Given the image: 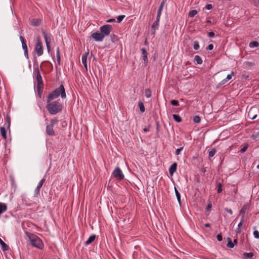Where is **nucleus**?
Listing matches in <instances>:
<instances>
[{
    "instance_id": "obj_14",
    "label": "nucleus",
    "mask_w": 259,
    "mask_h": 259,
    "mask_svg": "<svg viewBox=\"0 0 259 259\" xmlns=\"http://www.w3.org/2000/svg\"><path fill=\"white\" fill-rule=\"evenodd\" d=\"M250 207V204L248 202L245 203L241 209L239 211V215H244L246 213V210H248Z\"/></svg>"
},
{
    "instance_id": "obj_58",
    "label": "nucleus",
    "mask_w": 259,
    "mask_h": 259,
    "mask_svg": "<svg viewBox=\"0 0 259 259\" xmlns=\"http://www.w3.org/2000/svg\"><path fill=\"white\" fill-rule=\"evenodd\" d=\"M166 1L167 0H162V1L161 2V3L160 4L159 7H161V8H163L164 5Z\"/></svg>"
},
{
    "instance_id": "obj_60",
    "label": "nucleus",
    "mask_w": 259,
    "mask_h": 259,
    "mask_svg": "<svg viewBox=\"0 0 259 259\" xmlns=\"http://www.w3.org/2000/svg\"><path fill=\"white\" fill-rule=\"evenodd\" d=\"M161 15V14H157L156 18V21H158L160 22V18Z\"/></svg>"
},
{
    "instance_id": "obj_1",
    "label": "nucleus",
    "mask_w": 259,
    "mask_h": 259,
    "mask_svg": "<svg viewBox=\"0 0 259 259\" xmlns=\"http://www.w3.org/2000/svg\"><path fill=\"white\" fill-rule=\"evenodd\" d=\"M47 99V105L46 108L50 114L56 115L62 112L63 105L59 102L60 100L48 102V98Z\"/></svg>"
},
{
    "instance_id": "obj_8",
    "label": "nucleus",
    "mask_w": 259,
    "mask_h": 259,
    "mask_svg": "<svg viewBox=\"0 0 259 259\" xmlns=\"http://www.w3.org/2000/svg\"><path fill=\"white\" fill-rule=\"evenodd\" d=\"M90 38L93 39L96 41H102L104 38V37L101 32L98 31L93 33L90 36Z\"/></svg>"
},
{
    "instance_id": "obj_17",
    "label": "nucleus",
    "mask_w": 259,
    "mask_h": 259,
    "mask_svg": "<svg viewBox=\"0 0 259 259\" xmlns=\"http://www.w3.org/2000/svg\"><path fill=\"white\" fill-rule=\"evenodd\" d=\"M89 54V52L85 53L83 54L81 58V61L83 65V66L84 68L85 69L86 71L88 70V66H87V57L88 55Z\"/></svg>"
},
{
    "instance_id": "obj_32",
    "label": "nucleus",
    "mask_w": 259,
    "mask_h": 259,
    "mask_svg": "<svg viewBox=\"0 0 259 259\" xmlns=\"http://www.w3.org/2000/svg\"><path fill=\"white\" fill-rule=\"evenodd\" d=\"M172 117L177 122H181L182 121V118L178 114H172Z\"/></svg>"
},
{
    "instance_id": "obj_13",
    "label": "nucleus",
    "mask_w": 259,
    "mask_h": 259,
    "mask_svg": "<svg viewBox=\"0 0 259 259\" xmlns=\"http://www.w3.org/2000/svg\"><path fill=\"white\" fill-rule=\"evenodd\" d=\"M141 51L142 54L143 59L144 60V66H146L147 65L148 63V59L147 57L148 53L146 49L144 48L141 49Z\"/></svg>"
},
{
    "instance_id": "obj_54",
    "label": "nucleus",
    "mask_w": 259,
    "mask_h": 259,
    "mask_svg": "<svg viewBox=\"0 0 259 259\" xmlns=\"http://www.w3.org/2000/svg\"><path fill=\"white\" fill-rule=\"evenodd\" d=\"M225 210L229 213L230 215L233 214V211L231 209L228 208L227 207L225 208Z\"/></svg>"
},
{
    "instance_id": "obj_29",
    "label": "nucleus",
    "mask_w": 259,
    "mask_h": 259,
    "mask_svg": "<svg viewBox=\"0 0 259 259\" xmlns=\"http://www.w3.org/2000/svg\"><path fill=\"white\" fill-rule=\"evenodd\" d=\"M175 191L178 202L179 204L181 205V195L176 187H175Z\"/></svg>"
},
{
    "instance_id": "obj_46",
    "label": "nucleus",
    "mask_w": 259,
    "mask_h": 259,
    "mask_svg": "<svg viewBox=\"0 0 259 259\" xmlns=\"http://www.w3.org/2000/svg\"><path fill=\"white\" fill-rule=\"evenodd\" d=\"M248 147V144H246L241 149V150H240V152L242 153L245 152L246 150L247 149Z\"/></svg>"
},
{
    "instance_id": "obj_23",
    "label": "nucleus",
    "mask_w": 259,
    "mask_h": 259,
    "mask_svg": "<svg viewBox=\"0 0 259 259\" xmlns=\"http://www.w3.org/2000/svg\"><path fill=\"white\" fill-rule=\"evenodd\" d=\"M156 135L157 137L159 138L160 137L159 133L161 131V125L160 124L159 121H156Z\"/></svg>"
},
{
    "instance_id": "obj_56",
    "label": "nucleus",
    "mask_w": 259,
    "mask_h": 259,
    "mask_svg": "<svg viewBox=\"0 0 259 259\" xmlns=\"http://www.w3.org/2000/svg\"><path fill=\"white\" fill-rule=\"evenodd\" d=\"M205 8L207 10H211L212 8V6L211 4H207L205 6Z\"/></svg>"
},
{
    "instance_id": "obj_38",
    "label": "nucleus",
    "mask_w": 259,
    "mask_h": 259,
    "mask_svg": "<svg viewBox=\"0 0 259 259\" xmlns=\"http://www.w3.org/2000/svg\"><path fill=\"white\" fill-rule=\"evenodd\" d=\"M212 203L211 201H209L207 205L205 211L206 212H210L211 210Z\"/></svg>"
},
{
    "instance_id": "obj_50",
    "label": "nucleus",
    "mask_w": 259,
    "mask_h": 259,
    "mask_svg": "<svg viewBox=\"0 0 259 259\" xmlns=\"http://www.w3.org/2000/svg\"><path fill=\"white\" fill-rule=\"evenodd\" d=\"M232 75H235V73L234 72L232 71L231 72V74H228L227 77H226V79L228 81L229 80H230L231 78H232Z\"/></svg>"
},
{
    "instance_id": "obj_20",
    "label": "nucleus",
    "mask_w": 259,
    "mask_h": 259,
    "mask_svg": "<svg viewBox=\"0 0 259 259\" xmlns=\"http://www.w3.org/2000/svg\"><path fill=\"white\" fill-rule=\"evenodd\" d=\"M96 239V235L93 234L89 237L88 239L85 242V245H88L93 242Z\"/></svg>"
},
{
    "instance_id": "obj_16",
    "label": "nucleus",
    "mask_w": 259,
    "mask_h": 259,
    "mask_svg": "<svg viewBox=\"0 0 259 259\" xmlns=\"http://www.w3.org/2000/svg\"><path fill=\"white\" fill-rule=\"evenodd\" d=\"M177 163H173L169 167L168 171L170 176H172L177 171Z\"/></svg>"
},
{
    "instance_id": "obj_59",
    "label": "nucleus",
    "mask_w": 259,
    "mask_h": 259,
    "mask_svg": "<svg viewBox=\"0 0 259 259\" xmlns=\"http://www.w3.org/2000/svg\"><path fill=\"white\" fill-rule=\"evenodd\" d=\"M150 125H149L148 127H145L143 129V131L145 133L149 132L150 131Z\"/></svg>"
},
{
    "instance_id": "obj_63",
    "label": "nucleus",
    "mask_w": 259,
    "mask_h": 259,
    "mask_svg": "<svg viewBox=\"0 0 259 259\" xmlns=\"http://www.w3.org/2000/svg\"><path fill=\"white\" fill-rule=\"evenodd\" d=\"M233 243L234 244V245H235H235H237V243H238V239H237V237H236V238H235V239H234V241H233Z\"/></svg>"
},
{
    "instance_id": "obj_31",
    "label": "nucleus",
    "mask_w": 259,
    "mask_h": 259,
    "mask_svg": "<svg viewBox=\"0 0 259 259\" xmlns=\"http://www.w3.org/2000/svg\"><path fill=\"white\" fill-rule=\"evenodd\" d=\"M138 106H139V107L140 108V111L142 113L144 112L145 111V107H144L143 103L142 101H139V102H138Z\"/></svg>"
},
{
    "instance_id": "obj_37",
    "label": "nucleus",
    "mask_w": 259,
    "mask_h": 259,
    "mask_svg": "<svg viewBox=\"0 0 259 259\" xmlns=\"http://www.w3.org/2000/svg\"><path fill=\"white\" fill-rule=\"evenodd\" d=\"M198 12L196 10H193L189 12V16L190 17H193L197 14Z\"/></svg>"
},
{
    "instance_id": "obj_62",
    "label": "nucleus",
    "mask_w": 259,
    "mask_h": 259,
    "mask_svg": "<svg viewBox=\"0 0 259 259\" xmlns=\"http://www.w3.org/2000/svg\"><path fill=\"white\" fill-rule=\"evenodd\" d=\"M162 10H163V8L159 7V8H158V10L157 14H161Z\"/></svg>"
},
{
    "instance_id": "obj_18",
    "label": "nucleus",
    "mask_w": 259,
    "mask_h": 259,
    "mask_svg": "<svg viewBox=\"0 0 259 259\" xmlns=\"http://www.w3.org/2000/svg\"><path fill=\"white\" fill-rule=\"evenodd\" d=\"M36 89L37 96L41 98L44 90V84H37Z\"/></svg>"
},
{
    "instance_id": "obj_6",
    "label": "nucleus",
    "mask_w": 259,
    "mask_h": 259,
    "mask_svg": "<svg viewBox=\"0 0 259 259\" xmlns=\"http://www.w3.org/2000/svg\"><path fill=\"white\" fill-rule=\"evenodd\" d=\"M112 175L115 179H116L118 181L122 180L124 178V176L119 167H116L114 169Z\"/></svg>"
},
{
    "instance_id": "obj_19",
    "label": "nucleus",
    "mask_w": 259,
    "mask_h": 259,
    "mask_svg": "<svg viewBox=\"0 0 259 259\" xmlns=\"http://www.w3.org/2000/svg\"><path fill=\"white\" fill-rule=\"evenodd\" d=\"M30 24L33 26H38L41 24V20L38 19H33L31 20Z\"/></svg>"
},
{
    "instance_id": "obj_35",
    "label": "nucleus",
    "mask_w": 259,
    "mask_h": 259,
    "mask_svg": "<svg viewBox=\"0 0 259 259\" xmlns=\"http://www.w3.org/2000/svg\"><path fill=\"white\" fill-rule=\"evenodd\" d=\"M244 65L245 67H251L255 65V63L253 62H245Z\"/></svg>"
},
{
    "instance_id": "obj_11",
    "label": "nucleus",
    "mask_w": 259,
    "mask_h": 259,
    "mask_svg": "<svg viewBox=\"0 0 259 259\" xmlns=\"http://www.w3.org/2000/svg\"><path fill=\"white\" fill-rule=\"evenodd\" d=\"M46 180L45 178L41 179L37 185V187L36 188L34 191V197H37L40 194V190L41 187L42 186L44 183H45Z\"/></svg>"
},
{
    "instance_id": "obj_52",
    "label": "nucleus",
    "mask_w": 259,
    "mask_h": 259,
    "mask_svg": "<svg viewBox=\"0 0 259 259\" xmlns=\"http://www.w3.org/2000/svg\"><path fill=\"white\" fill-rule=\"evenodd\" d=\"M217 238L219 241H221L223 240L222 234L220 233L217 235Z\"/></svg>"
},
{
    "instance_id": "obj_7",
    "label": "nucleus",
    "mask_w": 259,
    "mask_h": 259,
    "mask_svg": "<svg viewBox=\"0 0 259 259\" xmlns=\"http://www.w3.org/2000/svg\"><path fill=\"white\" fill-rule=\"evenodd\" d=\"M34 74L36 75V78L37 82V84H44L42 78L39 70L38 64H37L36 66L34 65Z\"/></svg>"
},
{
    "instance_id": "obj_55",
    "label": "nucleus",
    "mask_w": 259,
    "mask_h": 259,
    "mask_svg": "<svg viewBox=\"0 0 259 259\" xmlns=\"http://www.w3.org/2000/svg\"><path fill=\"white\" fill-rule=\"evenodd\" d=\"M213 49V45L211 44H209L208 46L207 47L206 49L207 50H212Z\"/></svg>"
},
{
    "instance_id": "obj_49",
    "label": "nucleus",
    "mask_w": 259,
    "mask_h": 259,
    "mask_svg": "<svg viewBox=\"0 0 259 259\" xmlns=\"http://www.w3.org/2000/svg\"><path fill=\"white\" fill-rule=\"evenodd\" d=\"M253 234L255 238L259 239V232L257 230H254Z\"/></svg>"
},
{
    "instance_id": "obj_57",
    "label": "nucleus",
    "mask_w": 259,
    "mask_h": 259,
    "mask_svg": "<svg viewBox=\"0 0 259 259\" xmlns=\"http://www.w3.org/2000/svg\"><path fill=\"white\" fill-rule=\"evenodd\" d=\"M242 231V230L241 228H237L235 231L236 235L240 234L241 233Z\"/></svg>"
},
{
    "instance_id": "obj_25",
    "label": "nucleus",
    "mask_w": 259,
    "mask_h": 259,
    "mask_svg": "<svg viewBox=\"0 0 259 259\" xmlns=\"http://www.w3.org/2000/svg\"><path fill=\"white\" fill-rule=\"evenodd\" d=\"M56 57H57V60L58 65H60V61H61V56H60V49L59 47H58L56 49Z\"/></svg>"
},
{
    "instance_id": "obj_3",
    "label": "nucleus",
    "mask_w": 259,
    "mask_h": 259,
    "mask_svg": "<svg viewBox=\"0 0 259 259\" xmlns=\"http://www.w3.org/2000/svg\"><path fill=\"white\" fill-rule=\"evenodd\" d=\"M28 237L32 246L39 249H42L44 248V245L41 239L37 235L32 233H29Z\"/></svg>"
},
{
    "instance_id": "obj_10",
    "label": "nucleus",
    "mask_w": 259,
    "mask_h": 259,
    "mask_svg": "<svg viewBox=\"0 0 259 259\" xmlns=\"http://www.w3.org/2000/svg\"><path fill=\"white\" fill-rule=\"evenodd\" d=\"M20 39L22 43V49L24 50V55L27 59H28V58H29L28 51L27 46L26 44V41L25 39H24V37L22 36V35L20 36Z\"/></svg>"
},
{
    "instance_id": "obj_47",
    "label": "nucleus",
    "mask_w": 259,
    "mask_h": 259,
    "mask_svg": "<svg viewBox=\"0 0 259 259\" xmlns=\"http://www.w3.org/2000/svg\"><path fill=\"white\" fill-rule=\"evenodd\" d=\"M228 80L226 78L222 80L220 82H219L218 84V88L220 87L221 86L223 85V84H225Z\"/></svg>"
},
{
    "instance_id": "obj_33",
    "label": "nucleus",
    "mask_w": 259,
    "mask_h": 259,
    "mask_svg": "<svg viewBox=\"0 0 259 259\" xmlns=\"http://www.w3.org/2000/svg\"><path fill=\"white\" fill-rule=\"evenodd\" d=\"M145 96L147 98H149L151 97V95H152L151 91L150 89H149V88L146 89L145 91Z\"/></svg>"
},
{
    "instance_id": "obj_39",
    "label": "nucleus",
    "mask_w": 259,
    "mask_h": 259,
    "mask_svg": "<svg viewBox=\"0 0 259 259\" xmlns=\"http://www.w3.org/2000/svg\"><path fill=\"white\" fill-rule=\"evenodd\" d=\"M217 192L218 193H221L222 192V184L220 182L217 183Z\"/></svg>"
},
{
    "instance_id": "obj_15",
    "label": "nucleus",
    "mask_w": 259,
    "mask_h": 259,
    "mask_svg": "<svg viewBox=\"0 0 259 259\" xmlns=\"http://www.w3.org/2000/svg\"><path fill=\"white\" fill-rule=\"evenodd\" d=\"M159 26V21L155 20L153 23L152 24L151 28V32L152 34L154 36L155 34V31L156 30L158 29Z\"/></svg>"
},
{
    "instance_id": "obj_64",
    "label": "nucleus",
    "mask_w": 259,
    "mask_h": 259,
    "mask_svg": "<svg viewBox=\"0 0 259 259\" xmlns=\"http://www.w3.org/2000/svg\"><path fill=\"white\" fill-rule=\"evenodd\" d=\"M46 46H47V50H48V52H50V50H51L50 44L46 45Z\"/></svg>"
},
{
    "instance_id": "obj_4",
    "label": "nucleus",
    "mask_w": 259,
    "mask_h": 259,
    "mask_svg": "<svg viewBox=\"0 0 259 259\" xmlns=\"http://www.w3.org/2000/svg\"><path fill=\"white\" fill-rule=\"evenodd\" d=\"M34 51L36 52L38 56H40L43 54L42 43L40 37H37L36 38Z\"/></svg>"
},
{
    "instance_id": "obj_27",
    "label": "nucleus",
    "mask_w": 259,
    "mask_h": 259,
    "mask_svg": "<svg viewBox=\"0 0 259 259\" xmlns=\"http://www.w3.org/2000/svg\"><path fill=\"white\" fill-rule=\"evenodd\" d=\"M110 35L111 40L112 42L115 43L118 41L119 39L118 38L117 35H115L114 33H112Z\"/></svg>"
},
{
    "instance_id": "obj_44",
    "label": "nucleus",
    "mask_w": 259,
    "mask_h": 259,
    "mask_svg": "<svg viewBox=\"0 0 259 259\" xmlns=\"http://www.w3.org/2000/svg\"><path fill=\"white\" fill-rule=\"evenodd\" d=\"M170 104L175 106H179V102L178 100H172L170 101Z\"/></svg>"
},
{
    "instance_id": "obj_5",
    "label": "nucleus",
    "mask_w": 259,
    "mask_h": 259,
    "mask_svg": "<svg viewBox=\"0 0 259 259\" xmlns=\"http://www.w3.org/2000/svg\"><path fill=\"white\" fill-rule=\"evenodd\" d=\"M113 29L112 26L109 24H105L100 27V30L104 37L109 36Z\"/></svg>"
},
{
    "instance_id": "obj_26",
    "label": "nucleus",
    "mask_w": 259,
    "mask_h": 259,
    "mask_svg": "<svg viewBox=\"0 0 259 259\" xmlns=\"http://www.w3.org/2000/svg\"><path fill=\"white\" fill-rule=\"evenodd\" d=\"M0 130L2 137L4 139L6 140L7 131L6 128L4 127H1Z\"/></svg>"
},
{
    "instance_id": "obj_40",
    "label": "nucleus",
    "mask_w": 259,
    "mask_h": 259,
    "mask_svg": "<svg viewBox=\"0 0 259 259\" xmlns=\"http://www.w3.org/2000/svg\"><path fill=\"white\" fill-rule=\"evenodd\" d=\"M200 121H201V118L199 116L196 115L194 117V118H193L194 122H195L196 123H200Z\"/></svg>"
},
{
    "instance_id": "obj_30",
    "label": "nucleus",
    "mask_w": 259,
    "mask_h": 259,
    "mask_svg": "<svg viewBox=\"0 0 259 259\" xmlns=\"http://www.w3.org/2000/svg\"><path fill=\"white\" fill-rule=\"evenodd\" d=\"M194 60L196 61V64L199 65L201 64L203 62L201 58L198 55H196L194 57Z\"/></svg>"
},
{
    "instance_id": "obj_53",
    "label": "nucleus",
    "mask_w": 259,
    "mask_h": 259,
    "mask_svg": "<svg viewBox=\"0 0 259 259\" xmlns=\"http://www.w3.org/2000/svg\"><path fill=\"white\" fill-rule=\"evenodd\" d=\"M208 36L210 38H213L214 37L215 34L213 31H211L208 33Z\"/></svg>"
},
{
    "instance_id": "obj_45",
    "label": "nucleus",
    "mask_w": 259,
    "mask_h": 259,
    "mask_svg": "<svg viewBox=\"0 0 259 259\" xmlns=\"http://www.w3.org/2000/svg\"><path fill=\"white\" fill-rule=\"evenodd\" d=\"M125 17V15H119L117 17V22L119 23H120L123 18Z\"/></svg>"
},
{
    "instance_id": "obj_2",
    "label": "nucleus",
    "mask_w": 259,
    "mask_h": 259,
    "mask_svg": "<svg viewBox=\"0 0 259 259\" xmlns=\"http://www.w3.org/2000/svg\"><path fill=\"white\" fill-rule=\"evenodd\" d=\"M60 96L63 99L66 98L65 89L62 84H60L59 88H56L52 92L50 93L47 97V98H48V102H49L57 98Z\"/></svg>"
},
{
    "instance_id": "obj_22",
    "label": "nucleus",
    "mask_w": 259,
    "mask_h": 259,
    "mask_svg": "<svg viewBox=\"0 0 259 259\" xmlns=\"http://www.w3.org/2000/svg\"><path fill=\"white\" fill-rule=\"evenodd\" d=\"M0 245L2 246V249L3 251H6L9 249L8 245L4 242L3 240L0 238Z\"/></svg>"
},
{
    "instance_id": "obj_42",
    "label": "nucleus",
    "mask_w": 259,
    "mask_h": 259,
    "mask_svg": "<svg viewBox=\"0 0 259 259\" xmlns=\"http://www.w3.org/2000/svg\"><path fill=\"white\" fill-rule=\"evenodd\" d=\"M58 122V120L57 118H54L53 119H51L50 120V125L54 126V125L57 123Z\"/></svg>"
},
{
    "instance_id": "obj_48",
    "label": "nucleus",
    "mask_w": 259,
    "mask_h": 259,
    "mask_svg": "<svg viewBox=\"0 0 259 259\" xmlns=\"http://www.w3.org/2000/svg\"><path fill=\"white\" fill-rule=\"evenodd\" d=\"M183 148H184V146H182V147H180V148L176 149V152H175L176 155H179L180 154V152L183 150Z\"/></svg>"
},
{
    "instance_id": "obj_43",
    "label": "nucleus",
    "mask_w": 259,
    "mask_h": 259,
    "mask_svg": "<svg viewBox=\"0 0 259 259\" xmlns=\"http://www.w3.org/2000/svg\"><path fill=\"white\" fill-rule=\"evenodd\" d=\"M200 46L199 42L198 41H195L194 42L193 48L195 50H198L199 49Z\"/></svg>"
},
{
    "instance_id": "obj_61",
    "label": "nucleus",
    "mask_w": 259,
    "mask_h": 259,
    "mask_svg": "<svg viewBox=\"0 0 259 259\" xmlns=\"http://www.w3.org/2000/svg\"><path fill=\"white\" fill-rule=\"evenodd\" d=\"M115 21V19L114 18H111V19H109L108 20H107L106 21L108 23H111V22H113Z\"/></svg>"
},
{
    "instance_id": "obj_9",
    "label": "nucleus",
    "mask_w": 259,
    "mask_h": 259,
    "mask_svg": "<svg viewBox=\"0 0 259 259\" xmlns=\"http://www.w3.org/2000/svg\"><path fill=\"white\" fill-rule=\"evenodd\" d=\"M257 111H258L257 107H251L248 112V117L251 119H255L257 116Z\"/></svg>"
},
{
    "instance_id": "obj_51",
    "label": "nucleus",
    "mask_w": 259,
    "mask_h": 259,
    "mask_svg": "<svg viewBox=\"0 0 259 259\" xmlns=\"http://www.w3.org/2000/svg\"><path fill=\"white\" fill-rule=\"evenodd\" d=\"M252 137L253 139L259 138V131L254 132Z\"/></svg>"
},
{
    "instance_id": "obj_24",
    "label": "nucleus",
    "mask_w": 259,
    "mask_h": 259,
    "mask_svg": "<svg viewBox=\"0 0 259 259\" xmlns=\"http://www.w3.org/2000/svg\"><path fill=\"white\" fill-rule=\"evenodd\" d=\"M254 256L253 252H245L243 254V259L251 258Z\"/></svg>"
},
{
    "instance_id": "obj_28",
    "label": "nucleus",
    "mask_w": 259,
    "mask_h": 259,
    "mask_svg": "<svg viewBox=\"0 0 259 259\" xmlns=\"http://www.w3.org/2000/svg\"><path fill=\"white\" fill-rule=\"evenodd\" d=\"M227 240L228 242L227 244V247L233 248L234 247V244L233 243L232 239L230 237H228Z\"/></svg>"
},
{
    "instance_id": "obj_12",
    "label": "nucleus",
    "mask_w": 259,
    "mask_h": 259,
    "mask_svg": "<svg viewBox=\"0 0 259 259\" xmlns=\"http://www.w3.org/2000/svg\"><path fill=\"white\" fill-rule=\"evenodd\" d=\"M46 133L49 136H55V132L54 130V126L50 124L47 125L46 126Z\"/></svg>"
},
{
    "instance_id": "obj_21",
    "label": "nucleus",
    "mask_w": 259,
    "mask_h": 259,
    "mask_svg": "<svg viewBox=\"0 0 259 259\" xmlns=\"http://www.w3.org/2000/svg\"><path fill=\"white\" fill-rule=\"evenodd\" d=\"M42 33L43 36L45 38V40L46 42V45L50 44L51 42V39L48 36L47 33L46 32V31L44 30H42Z\"/></svg>"
},
{
    "instance_id": "obj_41",
    "label": "nucleus",
    "mask_w": 259,
    "mask_h": 259,
    "mask_svg": "<svg viewBox=\"0 0 259 259\" xmlns=\"http://www.w3.org/2000/svg\"><path fill=\"white\" fill-rule=\"evenodd\" d=\"M216 153V150L214 148H212L208 153L209 157H213Z\"/></svg>"
},
{
    "instance_id": "obj_36",
    "label": "nucleus",
    "mask_w": 259,
    "mask_h": 259,
    "mask_svg": "<svg viewBox=\"0 0 259 259\" xmlns=\"http://www.w3.org/2000/svg\"><path fill=\"white\" fill-rule=\"evenodd\" d=\"M6 122L5 124L7 125V126L9 127L11 124V118L10 116L9 115H7L6 118Z\"/></svg>"
},
{
    "instance_id": "obj_34",
    "label": "nucleus",
    "mask_w": 259,
    "mask_h": 259,
    "mask_svg": "<svg viewBox=\"0 0 259 259\" xmlns=\"http://www.w3.org/2000/svg\"><path fill=\"white\" fill-rule=\"evenodd\" d=\"M259 46V43L257 41H253L250 42L249 47L250 48H255Z\"/></svg>"
}]
</instances>
